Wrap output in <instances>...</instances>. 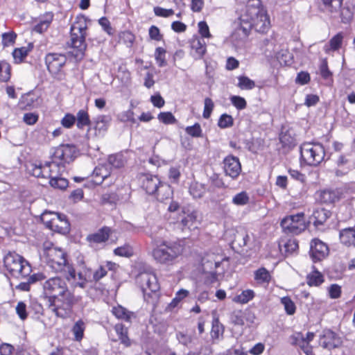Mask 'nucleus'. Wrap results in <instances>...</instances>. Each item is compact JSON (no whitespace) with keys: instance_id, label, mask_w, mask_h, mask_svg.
I'll return each instance as SVG.
<instances>
[{"instance_id":"1","label":"nucleus","mask_w":355,"mask_h":355,"mask_svg":"<svg viewBox=\"0 0 355 355\" xmlns=\"http://www.w3.org/2000/svg\"><path fill=\"white\" fill-rule=\"evenodd\" d=\"M43 294L49 298V309L58 318H64L78 301L69 291L65 281L58 277L43 284Z\"/></svg>"},{"instance_id":"2","label":"nucleus","mask_w":355,"mask_h":355,"mask_svg":"<svg viewBox=\"0 0 355 355\" xmlns=\"http://www.w3.org/2000/svg\"><path fill=\"white\" fill-rule=\"evenodd\" d=\"M243 31L247 35L248 28H254L259 33L267 32L270 26V21L267 10L261 0H248L245 11L240 17Z\"/></svg>"},{"instance_id":"3","label":"nucleus","mask_w":355,"mask_h":355,"mask_svg":"<svg viewBox=\"0 0 355 355\" xmlns=\"http://www.w3.org/2000/svg\"><path fill=\"white\" fill-rule=\"evenodd\" d=\"M43 256L47 264L56 272H65L68 273L67 279H76L74 268L67 263L66 254L60 248L53 246L51 243H44Z\"/></svg>"},{"instance_id":"4","label":"nucleus","mask_w":355,"mask_h":355,"mask_svg":"<svg viewBox=\"0 0 355 355\" xmlns=\"http://www.w3.org/2000/svg\"><path fill=\"white\" fill-rule=\"evenodd\" d=\"M184 247L180 243L163 241L157 243L152 251L154 259L162 264H173L182 255Z\"/></svg>"},{"instance_id":"5","label":"nucleus","mask_w":355,"mask_h":355,"mask_svg":"<svg viewBox=\"0 0 355 355\" xmlns=\"http://www.w3.org/2000/svg\"><path fill=\"white\" fill-rule=\"evenodd\" d=\"M3 263L9 274L16 278L27 277L31 272L28 261L15 252H8L4 257Z\"/></svg>"},{"instance_id":"6","label":"nucleus","mask_w":355,"mask_h":355,"mask_svg":"<svg viewBox=\"0 0 355 355\" xmlns=\"http://www.w3.org/2000/svg\"><path fill=\"white\" fill-rule=\"evenodd\" d=\"M142 188L147 193L156 194L159 200L168 199L171 194V190L168 184H162L157 176L144 175L142 179Z\"/></svg>"},{"instance_id":"7","label":"nucleus","mask_w":355,"mask_h":355,"mask_svg":"<svg viewBox=\"0 0 355 355\" xmlns=\"http://www.w3.org/2000/svg\"><path fill=\"white\" fill-rule=\"evenodd\" d=\"M303 160L310 166H318L324 159L325 151L322 145L318 143H304L300 147Z\"/></svg>"},{"instance_id":"8","label":"nucleus","mask_w":355,"mask_h":355,"mask_svg":"<svg viewBox=\"0 0 355 355\" xmlns=\"http://www.w3.org/2000/svg\"><path fill=\"white\" fill-rule=\"evenodd\" d=\"M86 22L83 19L75 21L71 27V40L68 44L80 52L86 49Z\"/></svg>"},{"instance_id":"9","label":"nucleus","mask_w":355,"mask_h":355,"mask_svg":"<svg viewBox=\"0 0 355 355\" xmlns=\"http://www.w3.org/2000/svg\"><path fill=\"white\" fill-rule=\"evenodd\" d=\"M281 226L285 233L299 234L306 228L304 213L290 215L282 219Z\"/></svg>"},{"instance_id":"10","label":"nucleus","mask_w":355,"mask_h":355,"mask_svg":"<svg viewBox=\"0 0 355 355\" xmlns=\"http://www.w3.org/2000/svg\"><path fill=\"white\" fill-rule=\"evenodd\" d=\"M144 295H150L159 289V285L156 275L152 272L140 273L136 278Z\"/></svg>"},{"instance_id":"11","label":"nucleus","mask_w":355,"mask_h":355,"mask_svg":"<svg viewBox=\"0 0 355 355\" xmlns=\"http://www.w3.org/2000/svg\"><path fill=\"white\" fill-rule=\"evenodd\" d=\"M77 148L72 144H62L54 148L51 159H55L63 164L70 163L76 157Z\"/></svg>"},{"instance_id":"12","label":"nucleus","mask_w":355,"mask_h":355,"mask_svg":"<svg viewBox=\"0 0 355 355\" xmlns=\"http://www.w3.org/2000/svg\"><path fill=\"white\" fill-rule=\"evenodd\" d=\"M67 57L64 54L49 53L45 57V63L49 73L58 75L67 62Z\"/></svg>"},{"instance_id":"13","label":"nucleus","mask_w":355,"mask_h":355,"mask_svg":"<svg viewBox=\"0 0 355 355\" xmlns=\"http://www.w3.org/2000/svg\"><path fill=\"white\" fill-rule=\"evenodd\" d=\"M200 224V219L197 211L193 210L187 212L183 211L181 219L178 222V225L183 232L196 230Z\"/></svg>"},{"instance_id":"14","label":"nucleus","mask_w":355,"mask_h":355,"mask_svg":"<svg viewBox=\"0 0 355 355\" xmlns=\"http://www.w3.org/2000/svg\"><path fill=\"white\" fill-rule=\"evenodd\" d=\"M111 118L107 115H100L94 119L92 123V128H89L87 132L88 138L92 137V130H94V137H103L110 125Z\"/></svg>"},{"instance_id":"15","label":"nucleus","mask_w":355,"mask_h":355,"mask_svg":"<svg viewBox=\"0 0 355 355\" xmlns=\"http://www.w3.org/2000/svg\"><path fill=\"white\" fill-rule=\"evenodd\" d=\"M310 256L314 262L320 261L326 258L329 254V248L322 241L314 239L310 244Z\"/></svg>"},{"instance_id":"16","label":"nucleus","mask_w":355,"mask_h":355,"mask_svg":"<svg viewBox=\"0 0 355 355\" xmlns=\"http://www.w3.org/2000/svg\"><path fill=\"white\" fill-rule=\"evenodd\" d=\"M343 341L340 336L330 329H325L320 337V345L329 349L338 347Z\"/></svg>"},{"instance_id":"17","label":"nucleus","mask_w":355,"mask_h":355,"mask_svg":"<svg viewBox=\"0 0 355 355\" xmlns=\"http://www.w3.org/2000/svg\"><path fill=\"white\" fill-rule=\"evenodd\" d=\"M223 168L226 175L236 179L241 172V165L238 157L229 155L223 160Z\"/></svg>"},{"instance_id":"18","label":"nucleus","mask_w":355,"mask_h":355,"mask_svg":"<svg viewBox=\"0 0 355 355\" xmlns=\"http://www.w3.org/2000/svg\"><path fill=\"white\" fill-rule=\"evenodd\" d=\"M190 55L195 60L202 58L207 52L206 43L202 38L193 36L189 41Z\"/></svg>"},{"instance_id":"19","label":"nucleus","mask_w":355,"mask_h":355,"mask_svg":"<svg viewBox=\"0 0 355 355\" xmlns=\"http://www.w3.org/2000/svg\"><path fill=\"white\" fill-rule=\"evenodd\" d=\"M64 165L55 159H51V162L44 164L45 179H51L60 175Z\"/></svg>"},{"instance_id":"20","label":"nucleus","mask_w":355,"mask_h":355,"mask_svg":"<svg viewBox=\"0 0 355 355\" xmlns=\"http://www.w3.org/2000/svg\"><path fill=\"white\" fill-rule=\"evenodd\" d=\"M49 230L63 234L68 233L70 225L66 216L57 213L56 216H54V221Z\"/></svg>"},{"instance_id":"21","label":"nucleus","mask_w":355,"mask_h":355,"mask_svg":"<svg viewBox=\"0 0 355 355\" xmlns=\"http://www.w3.org/2000/svg\"><path fill=\"white\" fill-rule=\"evenodd\" d=\"M111 229L108 227H103L94 234L87 236V241L91 245L105 242L111 233Z\"/></svg>"},{"instance_id":"22","label":"nucleus","mask_w":355,"mask_h":355,"mask_svg":"<svg viewBox=\"0 0 355 355\" xmlns=\"http://www.w3.org/2000/svg\"><path fill=\"white\" fill-rule=\"evenodd\" d=\"M322 10L336 17L342 7L343 0H321Z\"/></svg>"},{"instance_id":"23","label":"nucleus","mask_w":355,"mask_h":355,"mask_svg":"<svg viewBox=\"0 0 355 355\" xmlns=\"http://www.w3.org/2000/svg\"><path fill=\"white\" fill-rule=\"evenodd\" d=\"M340 242L347 246L355 247V230L352 227L341 230L339 233Z\"/></svg>"},{"instance_id":"24","label":"nucleus","mask_w":355,"mask_h":355,"mask_svg":"<svg viewBox=\"0 0 355 355\" xmlns=\"http://www.w3.org/2000/svg\"><path fill=\"white\" fill-rule=\"evenodd\" d=\"M112 313L118 319L123 320L126 322H131L132 318H135V314L133 312L128 311L121 305L113 306Z\"/></svg>"},{"instance_id":"25","label":"nucleus","mask_w":355,"mask_h":355,"mask_svg":"<svg viewBox=\"0 0 355 355\" xmlns=\"http://www.w3.org/2000/svg\"><path fill=\"white\" fill-rule=\"evenodd\" d=\"M343 37V33H337L329 40L328 44L324 46V52L329 53L331 51H338L341 47Z\"/></svg>"},{"instance_id":"26","label":"nucleus","mask_w":355,"mask_h":355,"mask_svg":"<svg viewBox=\"0 0 355 355\" xmlns=\"http://www.w3.org/2000/svg\"><path fill=\"white\" fill-rule=\"evenodd\" d=\"M330 216V212L323 208L315 209L311 216L315 226L323 225L327 219Z\"/></svg>"},{"instance_id":"27","label":"nucleus","mask_w":355,"mask_h":355,"mask_svg":"<svg viewBox=\"0 0 355 355\" xmlns=\"http://www.w3.org/2000/svg\"><path fill=\"white\" fill-rule=\"evenodd\" d=\"M114 331L121 343L126 347L131 345L130 339L128 337V330L123 324L119 323L114 326Z\"/></svg>"},{"instance_id":"28","label":"nucleus","mask_w":355,"mask_h":355,"mask_svg":"<svg viewBox=\"0 0 355 355\" xmlns=\"http://www.w3.org/2000/svg\"><path fill=\"white\" fill-rule=\"evenodd\" d=\"M339 198L338 192L333 190H323L319 194V200L324 204L335 203Z\"/></svg>"},{"instance_id":"29","label":"nucleus","mask_w":355,"mask_h":355,"mask_svg":"<svg viewBox=\"0 0 355 355\" xmlns=\"http://www.w3.org/2000/svg\"><path fill=\"white\" fill-rule=\"evenodd\" d=\"M313 269L306 276V283L309 286H319L324 282V276L315 266H313Z\"/></svg>"},{"instance_id":"30","label":"nucleus","mask_w":355,"mask_h":355,"mask_svg":"<svg viewBox=\"0 0 355 355\" xmlns=\"http://www.w3.org/2000/svg\"><path fill=\"white\" fill-rule=\"evenodd\" d=\"M86 329V323L80 319L77 320L71 327V332L73 335V340L80 342L84 337V332Z\"/></svg>"},{"instance_id":"31","label":"nucleus","mask_w":355,"mask_h":355,"mask_svg":"<svg viewBox=\"0 0 355 355\" xmlns=\"http://www.w3.org/2000/svg\"><path fill=\"white\" fill-rule=\"evenodd\" d=\"M110 175L107 167L103 165L96 166L92 173L94 182L96 184H101L103 181Z\"/></svg>"},{"instance_id":"32","label":"nucleus","mask_w":355,"mask_h":355,"mask_svg":"<svg viewBox=\"0 0 355 355\" xmlns=\"http://www.w3.org/2000/svg\"><path fill=\"white\" fill-rule=\"evenodd\" d=\"M53 15L52 13H46L42 17L40 22L34 26L33 30L39 33L44 32L47 30L49 25L51 24L53 20Z\"/></svg>"},{"instance_id":"33","label":"nucleus","mask_w":355,"mask_h":355,"mask_svg":"<svg viewBox=\"0 0 355 355\" xmlns=\"http://www.w3.org/2000/svg\"><path fill=\"white\" fill-rule=\"evenodd\" d=\"M76 121V125L79 129H82L85 126L91 125L89 114L84 110H80L77 112Z\"/></svg>"},{"instance_id":"34","label":"nucleus","mask_w":355,"mask_h":355,"mask_svg":"<svg viewBox=\"0 0 355 355\" xmlns=\"http://www.w3.org/2000/svg\"><path fill=\"white\" fill-rule=\"evenodd\" d=\"M77 276L78 280L77 284L81 288H84L85 286L86 282H92V270L88 268H85V270L81 269L78 272Z\"/></svg>"},{"instance_id":"35","label":"nucleus","mask_w":355,"mask_h":355,"mask_svg":"<svg viewBox=\"0 0 355 355\" xmlns=\"http://www.w3.org/2000/svg\"><path fill=\"white\" fill-rule=\"evenodd\" d=\"M126 162V159L123 155L118 153L110 155L108 157V163L116 168L123 167Z\"/></svg>"},{"instance_id":"36","label":"nucleus","mask_w":355,"mask_h":355,"mask_svg":"<svg viewBox=\"0 0 355 355\" xmlns=\"http://www.w3.org/2000/svg\"><path fill=\"white\" fill-rule=\"evenodd\" d=\"M28 171L30 174L33 176L45 179V173H44V164H30L28 167Z\"/></svg>"},{"instance_id":"37","label":"nucleus","mask_w":355,"mask_h":355,"mask_svg":"<svg viewBox=\"0 0 355 355\" xmlns=\"http://www.w3.org/2000/svg\"><path fill=\"white\" fill-rule=\"evenodd\" d=\"M189 193L194 198H200L205 193V189L202 184L192 182L189 187Z\"/></svg>"},{"instance_id":"38","label":"nucleus","mask_w":355,"mask_h":355,"mask_svg":"<svg viewBox=\"0 0 355 355\" xmlns=\"http://www.w3.org/2000/svg\"><path fill=\"white\" fill-rule=\"evenodd\" d=\"M254 297V293L252 290L248 289L243 291L240 295L234 297L233 301L240 304H246Z\"/></svg>"},{"instance_id":"39","label":"nucleus","mask_w":355,"mask_h":355,"mask_svg":"<svg viewBox=\"0 0 355 355\" xmlns=\"http://www.w3.org/2000/svg\"><path fill=\"white\" fill-rule=\"evenodd\" d=\"M250 196L246 191H241L236 193L232 198V203L236 206H244L249 203Z\"/></svg>"},{"instance_id":"40","label":"nucleus","mask_w":355,"mask_h":355,"mask_svg":"<svg viewBox=\"0 0 355 355\" xmlns=\"http://www.w3.org/2000/svg\"><path fill=\"white\" fill-rule=\"evenodd\" d=\"M10 78V66L5 61H0V81L7 82Z\"/></svg>"},{"instance_id":"41","label":"nucleus","mask_w":355,"mask_h":355,"mask_svg":"<svg viewBox=\"0 0 355 355\" xmlns=\"http://www.w3.org/2000/svg\"><path fill=\"white\" fill-rule=\"evenodd\" d=\"M270 278L269 272L264 268L258 269L254 273V279L261 284L268 283Z\"/></svg>"},{"instance_id":"42","label":"nucleus","mask_w":355,"mask_h":355,"mask_svg":"<svg viewBox=\"0 0 355 355\" xmlns=\"http://www.w3.org/2000/svg\"><path fill=\"white\" fill-rule=\"evenodd\" d=\"M68 180L64 178H61L59 176L50 179L49 184L50 185L58 189H65L68 187Z\"/></svg>"},{"instance_id":"43","label":"nucleus","mask_w":355,"mask_h":355,"mask_svg":"<svg viewBox=\"0 0 355 355\" xmlns=\"http://www.w3.org/2000/svg\"><path fill=\"white\" fill-rule=\"evenodd\" d=\"M237 86L241 89L250 90L255 87V83L247 76H239Z\"/></svg>"},{"instance_id":"44","label":"nucleus","mask_w":355,"mask_h":355,"mask_svg":"<svg viewBox=\"0 0 355 355\" xmlns=\"http://www.w3.org/2000/svg\"><path fill=\"white\" fill-rule=\"evenodd\" d=\"M166 50L162 47H157L155 51V59L159 67H163L167 64L166 61Z\"/></svg>"},{"instance_id":"45","label":"nucleus","mask_w":355,"mask_h":355,"mask_svg":"<svg viewBox=\"0 0 355 355\" xmlns=\"http://www.w3.org/2000/svg\"><path fill=\"white\" fill-rule=\"evenodd\" d=\"M114 253L118 256L129 257L132 255L133 250L130 245L125 244L123 246L116 248L114 250Z\"/></svg>"},{"instance_id":"46","label":"nucleus","mask_w":355,"mask_h":355,"mask_svg":"<svg viewBox=\"0 0 355 355\" xmlns=\"http://www.w3.org/2000/svg\"><path fill=\"white\" fill-rule=\"evenodd\" d=\"M234 123L233 118L231 115L227 114H222L218 120V125L220 128H227L232 127Z\"/></svg>"},{"instance_id":"47","label":"nucleus","mask_w":355,"mask_h":355,"mask_svg":"<svg viewBox=\"0 0 355 355\" xmlns=\"http://www.w3.org/2000/svg\"><path fill=\"white\" fill-rule=\"evenodd\" d=\"M281 302L284 306L287 314L293 315L295 312V305L289 297H284L281 299Z\"/></svg>"},{"instance_id":"48","label":"nucleus","mask_w":355,"mask_h":355,"mask_svg":"<svg viewBox=\"0 0 355 355\" xmlns=\"http://www.w3.org/2000/svg\"><path fill=\"white\" fill-rule=\"evenodd\" d=\"M57 213L53 211H44L41 215V220L47 228H51L53 221H54V216Z\"/></svg>"},{"instance_id":"49","label":"nucleus","mask_w":355,"mask_h":355,"mask_svg":"<svg viewBox=\"0 0 355 355\" xmlns=\"http://www.w3.org/2000/svg\"><path fill=\"white\" fill-rule=\"evenodd\" d=\"M157 119L164 124H174L176 122L175 116L169 112H160Z\"/></svg>"},{"instance_id":"50","label":"nucleus","mask_w":355,"mask_h":355,"mask_svg":"<svg viewBox=\"0 0 355 355\" xmlns=\"http://www.w3.org/2000/svg\"><path fill=\"white\" fill-rule=\"evenodd\" d=\"M186 132L191 137H202V129L200 125L198 123H195L193 125L187 126L185 128Z\"/></svg>"},{"instance_id":"51","label":"nucleus","mask_w":355,"mask_h":355,"mask_svg":"<svg viewBox=\"0 0 355 355\" xmlns=\"http://www.w3.org/2000/svg\"><path fill=\"white\" fill-rule=\"evenodd\" d=\"M17 35L14 32L5 33L2 35V44L4 47L15 43Z\"/></svg>"},{"instance_id":"52","label":"nucleus","mask_w":355,"mask_h":355,"mask_svg":"<svg viewBox=\"0 0 355 355\" xmlns=\"http://www.w3.org/2000/svg\"><path fill=\"white\" fill-rule=\"evenodd\" d=\"M230 101L233 105L238 110H243L246 107L247 103L244 98L239 96H233L230 98Z\"/></svg>"},{"instance_id":"53","label":"nucleus","mask_w":355,"mask_h":355,"mask_svg":"<svg viewBox=\"0 0 355 355\" xmlns=\"http://www.w3.org/2000/svg\"><path fill=\"white\" fill-rule=\"evenodd\" d=\"M189 294V291L185 289H181L176 293L175 297L173 298L169 306L171 307H175L178 303Z\"/></svg>"},{"instance_id":"54","label":"nucleus","mask_w":355,"mask_h":355,"mask_svg":"<svg viewBox=\"0 0 355 355\" xmlns=\"http://www.w3.org/2000/svg\"><path fill=\"white\" fill-rule=\"evenodd\" d=\"M28 55V49L26 47L15 49L12 53L14 59L17 62H21Z\"/></svg>"},{"instance_id":"55","label":"nucleus","mask_w":355,"mask_h":355,"mask_svg":"<svg viewBox=\"0 0 355 355\" xmlns=\"http://www.w3.org/2000/svg\"><path fill=\"white\" fill-rule=\"evenodd\" d=\"M223 332V327L218 324V320L213 321L211 336L212 338H218Z\"/></svg>"},{"instance_id":"56","label":"nucleus","mask_w":355,"mask_h":355,"mask_svg":"<svg viewBox=\"0 0 355 355\" xmlns=\"http://www.w3.org/2000/svg\"><path fill=\"white\" fill-rule=\"evenodd\" d=\"M214 105L212 100L210 98H206L205 99V107L203 111V117L205 119H209L211 113L214 109Z\"/></svg>"},{"instance_id":"57","label":"nucleus","mask_w":355,"mask_h":355,"mask_svg":"<svg viewBox=\"0 0 355 355\" xmlns=\"http://www.w3.org/2000/svg\"><path fill=\"white\" fill-rule=\"evenodd\" d=\"M106 267L101 266L93 274L92 273V282H98L103 277L107 275Z\"/></svg>"},{"instance_id":"58","label":"nucleus","mask_w":355,"mask_h":355,"mask_svg":"<svg viewBox=\"0 0 355 355\" xmlns=\"http://www.w3.org/2000/svg\"><path fill=\"white\" fill-rule=\"evenodd\" d=\"M320 71L322 77L324 79H328L332 75L331 72L328 68L327 59H323L320 66Z\"/></svg>"},{"instance_id":"59","label":"nucleus","mask_w":355,"mask_h":355,"mask_svg":"<svg viewBox=\"0 0 355 355\" xmlns=\"http://www.w3.org/2000/svg\"><path fill=\"white\" fill-rule=\"evenodd\" d=\"M338 14L343 23H348L353 17V14L349 8H340Z\"/></svg>"},{"instance_id":"60","label":"nucleus","mask_w":355,"mask_h":355,"mask_svg":"<svg viewBox=\"0 0 355 355\" xmlns=\"http://www.w3.org/2000/svg\"><path fill=\"white\" fill-rule=\"evenodd\" d=\"M16 312L19 318L24 320L27 318L26 305L23 302H19L16 306Z\"/></svg>"},{"instance_id":"61","label":"nucleus","mask_w":355,"mask_h":355,"mask_svg":"<svg viewBox=\"0 0 355 355\" xmlns=\"http://www.w3.org/2000/svg\"><path fill=\"white\" fill-rule=\"evenodd\" d=\"M296 341L297 344L300 346V347L302 349V351L304 353L309 352V350L311 348V347L309 345L308 341H306L304 340V337L301 334H299L297 335Z\"/></svg>"},{"instance_id":"62","label":"nucleus","mask_w":355,"mask_h":355,"mask_svg":"<svg viewBox=\"0 0 355 355\" xmlns=\"http://www.w3.org/2000/svg\"><path fill=\"white\" fill-rule=\"evenodd\" d=\"M284 248L286 252L292 254L298 249V243L295 239H289L284 244Z\"/></svg>"},{"instance_id":"63","label":"nucleus","mask_w":355,"mask_h":355,"mask_svg":"<svg viewBox=\"0 0 355 355\" xmlns=\"http://www.w3.org/2000/svg\"><path fill=\"white\" fill-rule=\"evenodd\" d=\"M154 12L155 15L163 17H168L174 14V11L172 9H165L161 7L154 8Z\"/></svg>"},{"instance_id":"64","label":"nucleus","mask_w":355,"mask_h":355,"mask_svg":"<svg viewBox=\"0 0 355 355\" xmlns=\"http://www.w3.org/2000/svg\"><path fill=\"white\" fill-rule=\"evenodd\" d=\"M235 241L238 243L240 247H243L247 245L248 241H250V236L245 232L239 233L236 236Z\"/></svg>"}]
</instances>
